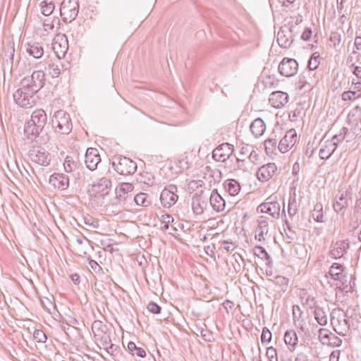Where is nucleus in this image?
<instances>
[{
    "mask_svg": "<svg viewBox=\"0 0 361 361\" xmlns=\"http://www.w3.org/2000/svg\"><path fill=\"white\" fill-rule=\"evenodd\" d=\"M47 122V115L44 110H35L30 119L25 124L24 135L31 142L36 140L44 130Z\"/></svg>",
    "mask_w": 361,
    "mask_h": 361,
    "instance_id": "obj_1",
    "label": "nucleus"
},
{
    "mask_svg": "<svg viewBox=\"0 0 361 361\" xmlns=\"http://www.w3.org/2000/svg\"><path fill=\"white\" fill-rule=\"evenodd\" d=\"M52 127L55 132L68 135L73 130V123L69 114L63 110L56 111L51 118Z\"/></svg>",
    "mask_w": 361,
    "mask_h": 361,
    "instance_id": "obj_2",
    "label": "nucleus"
},
{
    "mask_svg": "<svg viewBox=\"0 0 361 361\" xmlns=\"http://www.w3.org/2000/svg\"><path fill=\"white\" fill-rule=\"evenodd\" d=\"M45 85V74L42 71H35L30 76L23 78L20 85L23 90L37 94Z\"/></svg>",
    "mask_w": 361,
    "mask_h": 361,
    "instance_id": "obj_3",
    "label": "nucleus"
},
{
    "mask_svg": "<svg viewBox=\"0 0 361 361\" xmlns=\"http://www.w3.org/2000/svg\"><path fill=\"white\" fill-rule=\"evenodd\" d=\"M60 16L64 23H71L78 15V0H63L60 5Z\"/></svg>",
    "mask_w": 361,
    "mask_h": 361,
    "instance_id": "obj_4",
    "label": "nucleus"
},
{
    "mask_svg": "<svg viewBox=\"0 0 361 361\" xmlns=\"http://www.w3.org/2000/svg\"><path fill=\"white\" fill-rule=\"evenodd\" d=\"M114 170L123 176L133 175L137 171V164L126 157H116L112 161Z\"/></svg>",
    "mask_w": 361,
    "mask_h": 361,
    "instance_id": "obj_5",
    "label": "nucleus"
},
{
    "mask_svg": "<svg viewBox=\"0 0 361 361\" xmlns=\"http://www.w3.org/2000/svg\"><path fill=\"white\" fill-rule=\"evenodd\" d=\"M35 94H31V92L23 90V87L20 86V87L13 93V97L15 102L18 105L24 108H30L35 103Z\"/></svg>",
    "mask_w": 361,
    "mask_h": 361,
    "instance_id": "obj_6",
    "label": "nucleus"
},
{
    "mask_svg": "<svg viewBox=\"0 0 361 361\" xmlns=\"http://www.w3.org/2000/svg\"><path fill=\"white\" fill-rule=\"evenodd\" d=\"M177 187L175 185H169L161 191L160 201L163 207L169 208L176 204L178 199L176 194Z\"/></svg>",
    "mask_w": 361,
    "mask_h": 361,
    "instance_id": "obj_7",
    "label": "nucleus"
},
{
    "mask_svg": "<svg viewBox=\"0 0 361 361\" xmlns=\"http://www.w3.org/2000/svg\"><path fill=\"white\" fill-rule=\"evenodd\" d=\"M278 70L281 75L291 77L297 73L298 63L294 59L283 58L279 65Z\"/></svg>",
    "mask_w": 361,
    "mask_h": 361,
    "instance_id": "obj_8",
    "label": "nucleus"
},
{
    "mask_svg": "<svg viewBox=\"0 0 361 361\" xmlns=\"http://www.w3.org/2000/svg\"><path fill=\"white\" fill-rule=\"evenodd\" d=\"M52 50L59 59L65 57L68 50V41L66 35H57L52 42Z\"/></svg>",
    "mask_w": 361,
    "mask_h": 361,
    "instance_id": "obj_9",
    "label": "nucleus"
},
{
    "mask_svg": "<svg viewBox=\"0 0 361 361\" xmlns=\"http://www.w3.org/2000/svg\"><path fill=\"white\" fill-rule=\"evenodd\" d=\"M234 152L233 146L228 142L223 143L213 150L212 157L216 161H226Z\"/></svg>",
    "mask_w": 361,
    "mask_h": 361,
    "instance_id": "obj_10",
    "label": "nucleus"
},
{
    "mask_svg": "<svg viewBox=\"0 0 361 361\" xmlns=\"http://www.w3.org/2000/svg\"><path fill=\"white\" fill-rule=\"evenodd\" d=\"M277 42L283 49L289 48L293 42L292 26H283L277 33Z\"/></svg>",
    "mask_w": 361,
    "mask_h": 361,
    "instance_id": "obj_11",
    "label": "nucleus"
},
{
    "mask_svg": "<svg viewBox=\"0 0 361 361\" xmlns=\"http://www.w3.org/2000/svg\"><path fill=\"white\" fill-rule=\"evenodd\" d=\"M128 197H131L126 193L119 192L118 189L116 190V197L111 200L110 204L107 205V209L111 210L112 213L118 214L121 212L126 203Z\"/></svg>",
    "mask_w": 361,
    "mask_h": 361,
    "instance_id": "obj_12",
    "label": "nucleus"
},
{
    "mask_svg": "<svg viewBox=\"0 0 361 361\" xmlns=\"http://www.w3.org/2000/svg\"><path fill=\"white\" fill-rule=\"evenodd\" d=\"M297 133L295 129L288 130L278 145V149L281 153L288 152L297 142Z\"/></svg>",
    "mask_w": 361,
    "mask_h": 361,
    "instance_id": "obj_13",
    "label": "nucleus"
},
{
    "mask_svg": "<svg viewBox=\"0 0 361 361\" xmlns=\"http://www.w3.org/2000/svg\"><path fill=\"white\" fill-rule=\"evenodd\" d=\"M111 188V181L109 178L103 177L92 185V190L95 196L102 197L107 195Z\"/></svg>",
    "mask_w": 361,
    "mask_h": 361,
    "instance_id": "obj_14",
    "label": "nucleus"
},
{
    "mask_svg": "<svg viewBox=\"0 0 361 361\" xmlns=\"http://www.w3.org/2000/svg\"><path fill=\"white\" fill-rule=\"evenodd\" d=\"M30 159L39 165L47 166L50 164L49 154L44 149L33 148L29 151Z\"/></svg>",
    "mask_w": 361,
    "mask_h": 361,
    "instance_id": "obj_15",
    "label": "nucleus"
},
{
    "mask_svg": "<svg viewBox=\"0 0 361 361\" xmlns=\"http://www.w3.org/2000/svg\"><path fill=\"white\" fill-rule=\"evenodd\" d=\"M85 157L86 166L90 171L95 170L98 164L101 162V157L99 151L96 148H87Z\"/></svg>",
    "mask_w": 361,
    "mask_h": 361,
    "instance_id": "obj_16",
    "label": "nucleus"
},
{
    "mask_svg": "<svg viewBox=\"0 0 361 361\" xmlns=\"http://www.w3.org/2000/svg\"><path fill=\"white\" fill-rule=\"evenodd\" d=\"M277 166L274 163H269L259 167L257 176L259 181L266 182L271 179L276 173Z\"/></svg>",
    "mask_w": 361,
    "mask_h": 361,
    "instance_id": "obj_17",
    "label": "nucleus"
},
{
    "mask_svg": "<svg viewBox=\"0 0 361 361\" xmlns=\"http://www.w3.org/2000/svg\"><path fill=\"white\" fill-rule=\"evenodd\" d=\"M289 97L286 92L275 91L270 94L269 102L271 106L276 109H281L288 102Z\"/></svg>",
    "mask_w": 361,
    "mask_h": 361,
    "instance_id": "obj_18",
    "label": "nucleus"
},
{
    "mask_svg": "<svg viewBox=\"0 0 361 361\" xmlns=\"http://www.w3.org/2000/svg\"><path fill=\"white\" fill-rule=\"evenodd\" d=\"M49 183L55 188L64 190L69 187V177L63 173H54L49 177Z\"/></svg>",
    "mask_w": 361,
    "mask_h": 361,
    "instance_id": "obj_19",
    "label": "nucleus"
},
{
    "mask_svg": "<svg viewBox=\"0 0 361 361\" xmlns=\"http://www.w3.org/2000/svg\"><path fill=\"white\" fill-rule=\"evenodd\" d=\"M319 337L324 345L332 348L338 346V337L326 329H319Z\"/></svg>",
    "mask_w": 361,
    "mask_h": 361,
    "instance_id": "obj_20",
    "label": "nucleus"
},
{
    "mask_svg": "<svg viewBox=\"0 0 361 361\" xmlns=\"http://www.w3.org/2000/svg\"><path fill=\"white\" fill-rule=\"evenodd\" d=\"M340 311H342L344 314L343 322L345 326L344 331L346 332L347 329H349L350 326H353L355 329L357 328V324L360 322L358 321V314L355 313V310L348 308L345 311H344L343 307H340Z\"/></svg>",
    "mask_w": 361,
    "mask_h": 361,
    "instance_id": "obj_21",
    "label": "nucleus"
},
{
    "mask_svg": "<svg viewBox=\"0 0 361 361\" xmlns=\"http://www.w3.org/2000/svg\"><path fill=\"white\" fill-rule=\"evenodd\" d=\"M338 135H334L331 140L325 142V145H322L319 152V155L322 159H329L337 148V142H334L338 139Z\"/></svg>",
    "mask_w": 361,
    "mask_h": 361,
    "instance_id": "obj_22",
    "label": "nucleus"
},
{
    "mask_svg": "<svg viewBox=\"0 0 361 361\" xmlns=\"http://www.w3.org/2000/svg\"><path fill=\"white\" fill-rule=\"evenodd\" d=\"M340 292L353 293L354 281H352V276L348 277L345 273V268L340 264Z\"/></svg>",
    "mask_w": 361,
    "mask_h": 361,
    "instance_id": "obj_23",
    "label": "nucleus"
},
{
    "mask_svg": "<svg viewBox=\"0 0 361 361\" xmlns=\"http://www.w3.org/2000/svg\"><path fill=\"white\" fill-rule=\"evenodd\" d=\"M262 213L269 214L273 218L278 219L280 216V204L276 201L264 202L258 207Z\"/></svg>",
    "mask_w": 361,
    "mask_h": 361,
    "instance_id": "obj_24",
    "label": "nucleus"
},
{
    "mask_svg": "<svg viewBox=\"0 0 361 361\" xmlns=\"http://www.w3.org/2000/svg\"><path fill=\"white\" fill-rule=\"evenodd\" d=\"M325 278L330 286L334 287L335 295L337 297V289H338V263H334L331 265L329 272L326 274Z\"/></svg>",
    "mask_w": 361,
    "mask_h": 361,
    "instance_id": "obj_25",
    "label": "nucleus"
},
{
    "mask_svg": "<svg viewBox=\"0 0 361 361\" xmlns=\"http://www.w3.org/2000/svg\"><path fill=\"white\" fill-rule=\"evenodd\" d=\"M210 204L212 209L217 212H221L225 209L226 207V201L219 194L216 189H214L211 193L209 198Z\"/></svg>",
    "mask_w": 361,
    "mask_h": 361,
    "instance_id": "obj_26",
    "label": "nucleus"
},
{
    "mask_svg": "<svg viewBox=\"0 0 361 361\" xmlns=\"http://www.w3.org/2000/svg\"><path fill=\"white\" fill-rule=\"evenodd\" d=\"M258 226L255 230V239L259 242L265 240L264 236L269 233L268 218L260 216L258 219Z\"/></svg>",
    "mask_w": 361,
    "mask_h": 361,
    "instance_id": "obj_27",
    "label": "nucleus"
},
{
    "mask_svg": "<svg viewBox=\"0 0 361 361\" xmlns=\"http://www.w3.org/2000/svg\"><path fill=\"white\" fill-rule=\"evenodd\" d=\"M250 129L255 137H259L264 134L266 126L261 118H257L251 123Z\"/></svg>",
    "mask_w": 361,
    "mask_h": 361,
    "instance_id": "obj_28",
    "label": "nucleus"
},
{
    "mask_svg": "<svg viewBox=\"0 0 361 361\" xmlns=\"http://www.w3.org/2000/svg\"><path fill=\"white\" fill-rule=\"evenodd\" d=\"M284 341L290 351H294L298 343L297 333L294 330H287L284 334Z\"/></svg>",
    "mask_w": 361,
    "mask_h": 361,
    "instance_id": "obj_29",
    "label": "nucleus"
},
{
    "mask_svg": "<svg viewBox=\"0 0 361 361\" xmlns=\"http://www.w3.org/2000/svg\"><path fill=\"white\" fill-rule=\"evenodd\" d=\"M26 50L35 59H40L44 54V49L38 42L28 43Z\"/></svg>",
    "mask_w": 361,
    "mask_h": 361,
    "instance_id": "obj_30",
    "label": "nucleus"
},
{
    "mask_svg": "<svg viewBox=\"0 0 361 361\" xmlns=\"http://www.w3.org/2000/svg\"><path fill=\"white\" fill-rule=\"evenodd\" d=\"M224 188L230 195L235 196L240 190V183L235 179H228L224 183Z\"/></svg>",
    "mask_w": 361,
    "mask_h": 361,
    "instance_id": "obj_31",
    "label": "nucleus"
},
{
    "mask_svg": "<svg viewBox=\"0 0 361 361\" xmlns=\"http://www.w3.org/2000/svg\"><path fill=\"white\" fill-rule=\"evenodd\" d=\"M324 20L328 21V26L330 27V24L336 25L338 21V18L336 16V10L333 4L329 7L328 3L325 4V16Z\"/></svg>",
    "mask_w": 361,
    "mask_h": 361,
    "instance_id": "obj_32",
    "label": "nucleus"
},
{
    "mask_svg": "<svg viewBox=\"0 0 361 361\" xmlns=\"http://www.w3.org/2000/svg\"><path fill=\"white\" fill-rule=\"evenodd\" d=\"M255 255L261 258L262 259H265L267 261L266 264L271 267H272V259L271 256L267 252L264 247L261 245H255L254 247Z\"/></svg>",
    "mask_w": 361,
    "mask_h": 361,
    "instance_id": "obj_33",
    "label": "nucleus"
},
{
    "mask_svg": "<svg viewBox=\"0 0 361 361\" xmlns=\"http://www.w3.org/2000/svg\"><path fill=\"white\" fill-rule=\"evenodd\" d=\"M128 352L133 356L136 355L140 358H143L146 356V352L143 348L138 347L136 344L130 341L127 346Z\"/></svg>",
    "mask_w": 361,
    "mask_h": 361,
    "instance_id": "obj_34",
    "label": "nucleus"
},
{
    "mask_svg": "<svg viewBox=\"0 0 361 361\" xmlns=\"http://www.w3.org/2000/svg\"><path fill=\"white\" fill-rule=\"evenodd\" d=\"M314 316L315 320L319 325L324 326L327 324L326 314L320 307H315L314 310Z\"/></svg>",
    "mask_w": 361,
    "mask_h": 361,
    "instance_id": "obj_35",
    "label": "nucleus"
},
{
    "mask_svg": "<svg viewBox=\"0 0 361 361\" xmlns=\"http://www.w3.org/2000/svg\"><path fill=\"white\" fill-rule=\"evenodd\" d=\"M42 13L45 16H50L55 9V4L52 1L44 0L41 4Z\"/></svg>",
    "mask_w": 361,
    "mask_h": 361,
    "instance_id": "obj_36",
    "label": "nucleus"
},
{
    "mask_svg": "<svg viewBox=\"0 0 361 361\" xmlns=\"http://www.w3.org/2000/svg\"><path fill=\"white\" fill-rule=\"evenodd\" d=\"M269 281L279 286L281 288V290L283 292L286 291L289 283V279L288 278L278 275L274 278V279H269Z\"/></svg>",
    "mask_w": 361,
    "mask_h": 361,
    "instance_id": "obj_37",
    "label": "nucleus"
},
{
    "mask_svg": "<svg viewBox=\"0 0 361 361\" xmlns=\"http://www.w3.org/2000/svg\"><path fill=\"white\" fill-rule=\"evenodd\" d=\"M264 148L266 153L267 155H271L272 154H274L277 146V139L276 138H268L264 141Z\"/></svg>",
    "mask_w": 361,
    "mask_h": 361,
    "instance_id": "obj_38",
    "label": "nucleus"
},
{
    "mask_svg": "<svg viewBox=\"0 0 361 361\" xmlns=\"http://www.w3.org/2000/svg\"><path fill=\"white\" fill-rule=\"evenodd\" d=\"M307 76L310 77V75H308L306 73H304L300 76L299 80L297 83L298 88L300 90H304L305 92L311 90L312 87L311 83L307 80Z\"/></svg>",
    "mask_w": 361,
    "mask_h": 361,
    "instance_id": "obj_39",
    "label": "nucleus"
},
{
    "mask_svg": "<svg viewBox=\"0 0 361 361\" xmlns=\"http://www.w3.org/2000/svg\"><path fill=\"white\" fill-rule=\"evenodd\" d=\"M97 340L99 341L100 343L104 346V348L109 345L111 342L110 334L108 331H104L94 336Z\"/></svg>",
    "mask_w": 361,
    "mask_h": 361,
    "instance_id": "obj_40",
    "label": "nucleus"
},
{
    "mask_svg": "<svg viewBox=\"0 0 361 361\" xmlns=\"http://www.w3.org/2000/svg\"><path fill=\"white\" fill-rule=\"evenodd\" d=\"M312 218L317 222L323 221V207L320 203H317L312 211Z\"/></svg>",
    "mask_w": 361,
    "mask_h": 361,
    "instance_id": "obj_41",
    "label": "nucleus"
},
{
    "mask_svg": "<svg viewBox=\"0 0 361 361\" xmlns=\"http://www.w3.org/2000/svg\"><path fill=\"white\" fill-rule=\"evenodd\" d=\"M92 330L94 335H97L104 331H108V326L100 320H95L92 324Z\"/></svg>",
    "mask_w": 361,
    "mask_h": 361,
    "instance_id": "obj_42",
    "label": "nucleus"
},
{
    "mask_svg": "<svg viewBox=\"0 0 361 361\" xmlns=\"http://www.w3.org/2000/svg\"><path fill=\"white\" fill-rule=\"evenodd\" d=\"M78 164L73 157L67 156L63 163L64 169L68 173L72 172L78 167Z\"/></svg>",
    "mask_w": 361,
    "mask_h": 361,
    "instance_id": "obj_43",
    "label": "nucleus"
},
{
    "mask_svg": "<svg viewBox=\"0 0 361 361\" xmlns=\"http://www.w3.org/2000/svg\"><path fill=\"white\" fill-rule=\"evenodd\" d=\"M134 201L137 205L147 207L149 204L150 202L148 200V195L145 192L137 194L134 197Z\"/></svg>",
    "mask_w": 361,
    "mask_h": 361,
    "instance_id": "obj_44",
    "label": "nucleus"
},
{
    "mask_svg": "<svg viewBox=\"0 0 361 361\" xmlns=\"http://www.w3.org/2000/svg\"><path fill=\"white\" fill-rule=\"evenodd\" d=\"M82 220L90 228L96 229L99 226V221L91 216H83Z\"/></svg>",
    "mask_w": 361,
    "mask_h": 361,
    "instance_id": "obj_45",
    "label": "nucleus"
},
{
    "mask_svg": "<svg viewBox=\"0 0 361 361\" xmlns=\"http://www.w3.org/2000/svg\"><path fill=\"white\" fill-rule=\"evenodd\" d=\"M46 69L48 71L49 75L52 78H57L61 73L59 66L54 63H49L48 67L46 68Z\"/></svg>",
    "mask_w": 361,
    "mask_h": 361,
    "instance_id": "obj_46",
    "label": "nucleus"
},
{
    "mask_svg": "<svg viewBox=\"0 0 361 361\" xmlns=\"http://www.w3.org/2000/svg\"><path fill=\"white\" fill-rule=\"evenodd\" d=\"M342 100L343 101H352L357 98L361 97V92L357 94V92L355 91H346L344 92L342 94Z\"/></svg>",
    "mask_w": 361,
    "mask_h": 361,
    "instance_id": "obj_47",
    "label": "nucleus"
},
{
    "mask_svg": "<svg viewBox=\"0 0 361 361\" xmlns=\"http://www.w3.org/2000/svg\"><path fill=\"white\" fill-rule=\"evenodd\" d=\"M337 28L336 30L331 31V35L329 39V46L331 47H336V44H338V33L337 32Z\"/></svg>",
    "mask_w": 361,
    "mask_h": 361,
    "instance_id": "obj_48",
    "label": "nucleus"
},
{
    "mask_svg": "<svg viewBox=\"0 0 361 361\" xmlns=\"http://www.w3.org/2000/svg\"><path fill=\"white\" fill-rule=\"evenodd\" d=\"M272 334L271 332L267 327H264L262 329V332L261 334V341L262 343H269L271 341Z\"/></svg>",
    "mask_w": 361,
    "mask_h": 361,
    "instance_id": "obj_49",
    "label": "nucleus"
},
{
    "mask_svg": "<svg viewBox=\"0 0 361 361\" xmlns=\"http://www.w3.org/2000/svg\"><path fill=\"white\" fill-rule=\"evenodd\" d=\"M33 337L36 341L39 343H45L47 339V336L44 331L39 329H36L34 331Z\"/></svg>",
    "mask_w": 361,
    "mask_h": 361,
    "instance_id": "obj_50",
    "label": "nucleus"
},
{
    "mask_svg": "<svg viewBox=\"0 0 361 361\" xmlns=\"http://www.w3.org/2000/svg\"><path fill=\"white\" fill-rule=\"evenodd\" d=\"M288 213L290 216H293L297 213L296 200L295 198L289 199L288 205Z\"/></svg>",
    "mask_w": 361,
    "mask_h": 361,
    "instance_id": "obj_51",
    "label": "nucleus"
},
{
    "mask_svg": "<svg viewBox=\"0 0 361 361\" xmlns=\"http://www.w3.org/2000/svg\"><path fill=\"white\" fill-rule=\"evenodd\" d=\"M147 309L151 313L158 314L161 313V307L154 302H150L147 306Z\"/></svg>",
    "mask_w": 361,
    "mask_h": 361,
    "instance_id": "obj_52",
    "label": "nucleus"
},
{
    "mask_svg": "<svg viewBox=\"0 0 361 361\" xmlns=\"http://www.w3.org/2000/svg\"><path fill=\"white\" fill-rule=\"evenodd\" d=\"M134 186L130 183H122L118 188V191L122 193H126V195H128L129 192L133 191Z\"/></svg>",
    "mask_w": 361,
    "mask_h": 361,
    "instance_id": "obj_53",
    "label": "nucleus"
},
{
    "mask_svg": "<svg viewBox=\"0 0 361 361\" xmlns=\"http://www.w3.org/2000/svg\"><path fill=\"white\" fill-rule=\"evenodd\" d=\"M319 64V61H317V59H312L310 58V59L308 61V63H307V68L309 70L306 72V74L310 75L312 71H314L315 69H317L318 68Z\"/></svg>",
    "mask_w": 361,
    "mask_h": 361,
    "instance_id": "obj_54",
    "label": "nucleus"
},
{
    "mask_svg": "<svg viewBox=\"0 0 361 361\" xmlns=\"http://www.w3.org/2000/svg\"><path fill=\"white\" fill-rule=\"evenodd\" d=\"M341 131L340 132V136L343 135V139H345L347 142H349L354 135V133L349 130L346 127H343Z\"/></svg>",
    "mask_w": 361,
    "mask_h": 361,
    "instance_id": "obj_55",
    "label": "nucleus"
},
{
    "mask_svg": "<svg viewBox=\"0 0 361 361\" xmlns=\"http://www.w3.org/2000/svg\"><path fill=\"white\" fill-rule=\"evenodd\" d=\"M104 349L111 355H116L120 351L119 346L112 344L111 343L105 347Z\"/></svg>",
    "mask_w": 361,
    "mask_h": 361,
    "instance_id": "obj_56",
    "label": "nucleus"
},
{
    "mask_svg": "<svg viewBox=\"0 0 361 361\" xmlns=\"http://www.w3.org/2000/svg\"><path fill=\"white\" fill-rule=\"evenodd\" d=\"M87 259L89 261L90 267L95 273H99L102 271V268L95 260L90 259V257H88Z\"/></svg>",
    "mask_w": 361,
    "mask_h": 361,
    "instance_id": "obj_57",
    "label": "nucleus"
},
{
    "mask_svg": "<svg viewBox=\"0 0 361 361\" xmlns=\"http://www.w3.org/2000/svg\"><path fill=\"white\" fill-rule=\"evenodd\" d=\"M220 243L221 244L222 247L227 252H231L234 250L236 247L233 242L228 240H223L220 242Z\"/></svg>",
    "mask_w": 361,
    "mask_h": 361,
    "instance_id": "obj_58",
    "label": "nucleus"
},
{
    "mask_svg": "<svg viewBox=\"0 0 361 361\" xmlns=\"http://www.w3.org/2000/svg\"><path fill=\"white\" fill-rule=\"evenodd\" d=\"M302 108L299 105L298 107L295 108V110H293L290 114L289 117L290 118L291 121H295L298 117L301 116V114L302 113Z\"/></svg>",
    "mask_w": 361,
    "mask_h": 361,
    "instance_id": "obj_59",
    "label": "nucleus"
},
{
    "mask_svg": "<svg viewBox=\"0 0 361 361\" xmlns=\"http://www.w3.org/2000/svg\"><path fill=\"white\" fill-rule=\"evenodd\" d=\"M248 159L252 163L257 164L259 161V155L253 149H252L248 156Z\"/></svg>",
    "mask_w": 361,
    "mask_h": 361,
    "instance_id": "obj_60",
    "label": "nucleus"
},
{
    "mask_svg": "<svg viewBox=\"0 0 361 361\" xmlns=\"http://www.w3.org/2000/svg\"><path fill=\"white\" fill-rule=\"evenodd\" d=\"M41 305L44 310L50 312V308L52 306V302L47 298L41 299Z\"/></svg>",
    "mask_w": 361,
    "mask_h": 361,
    "instance_id": "obj_61",
    "label": "nucleus"
},
{
    "mask_svg": "<svg viewBox=\"0 0 361 361\" xmlns=\"http://www.w3.org/2000/svg\"><path fill=\"white\" fill-rule=\"evenodd\" d=\"M312 30L310 27H306L302 33L301 39L305 41H308L312 37Z\"/></svg>",
    "mask_w": 361,
    "mask_h": 361,
    "instance_id": "obj_62",
    "label": "nucleus"
},
{
    "mask_svg": "<svg viewBox=\"0 0 361 361\" xmlns=\"http://www.w3.org/2000/svg\"><path fill=\"white\" fill-rule=\"evenodd\" d=\"M316 300L314 297L312 296H307L306 298L305 304L310 308V309H315V307H317L316 305Z\"/></svg>",
    "mask_w": 361,
    "mask_h": 361,
    "instance_id": "obj_63",
    "label": "nucleus"
},
{
    "mask_svg": "<svg viewBox=\"0 0 361 361\" xmlns=\"http://www.w3.org/2000/svg\"><path fill=\"white\" fill-rule=\"evenodd\" d=\"M295 361H309V360L305 353L300 352L297 354Z\"/></svg>",
    "mask_w": 361,
    "mask_h": 361,
    "instance_id": "obj_64",
    "label": "nucleus"
}]
</instances>
